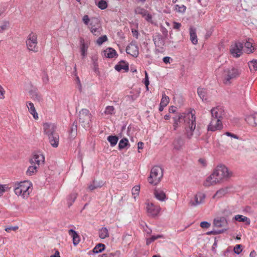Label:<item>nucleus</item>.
Wrapping results in <instances>:
<instances>
[{
  "label": "nucleus",
  "instance_id": "obj_1",
  "mask_svg": "<svg viewBox=\"0 0 257 257\" xmlns=\"http://www.w3.org/2000/svg\"><path fill=\"white\" fill-rule=\"evenodd\" d=\"M173 120L174 122L178 123L183 120L184 121L186 137L189 139H191L193 135L196 125L195 114L192 112H189L187 114L180 113L173 117Z\"/></svg>",
  "mask_w": 257,
  "mask_h": 257
},
{
  "label": "nucleus",
  "instance_id": "obj_2",
  "mask_svg": "<svg viewBox=\"0 0 257 257\" xmlns=\"http://www.w3.org/2000/svg\"><path fill=\"white\" fill-rule=\"evenodd\" d=\"M232 176L231 172H229L227 167L224 165L218 166L213 172L208 177L203 185L206 187L219 183L223 179H227Z\"/></svg>",
  "mask_w": 257,
  "mask_h": 257
},
{
  "label": "nucleus",
  "instance_id": "obj_3",
  "mask_svg": "<svg viewBox=\"0 0 257 257\" xmlns=\"http://www.w3.org/2000/svg\"><path fill=\"white\" fill-rule=\"evenodd\" d=\"M32 184L26 180L15 184L14 192L18 196H21L23 198H27L32 191Z\"/></svg>",
  "mask_w": 257,
  "mask_h": 257
},
{
  "label": "nucleus",
  "instance_id": "obj_4",
  "mask_svg": "<svg viewBox=\"0 0 257 257\" xmlns=\"http://www.w3.org/2000/svg\"><path fill=\"white\" fill-rule=\"evenodd\" d=\"M163 176L162 168L159 166H155L152 168L148 181L150 184L157 185L161 181Z\"/></svg>",
  "mask_w": 257,
  "mask_h": 257
},
{
  "label": "nucleus",
  "instance_id": "obj_5",
  "mask_svg": "<svg viewBox=\"0 0 257 257\" xmlns=\"http://www.w3.org/2000/svg\"><path fill=\"white\" fill-rule=\"evenodd\" d=\"M92 114L87 109H82L79 113V122L83 127L85 129L91 126V122Z\"/></svg>",
  "mask_w": 257,
  "mask_h": 257
},
{
  "label": "nucleus",
  "instance_id": "obj_6",
  "mask_svg": "<svg viewBox=\"0 0 257 257\" xmlns=\"http://www.w3.org/2000/svg\"><path fill=\"white\" fill-rule=\"evenodd\" d=\"M240 74L239 70L235 68H228L224 70L223 76L224 78L223 82L225 84H229L230 80L235 79Z\"/></svg>",
  "mask_w": 257,
  "mask_h": 257
},
{
  "label": "nucleus",
  "instance_id": "obj_7",
  "mask_svg": "<svg viewBox=\"0 0 257 257\" xmlns=\"http://www.w3.org/2000/svg\"><path fill=\"white\" fill-rule=\"evenodd\" d=\"M28 49L30 51L35 52L38 51V47L37 46V35L33 33H30L26 41Z\"/></svg>",
  "mask_w": 257,
  "mask_h": 257
},
{
  "label": "nucleus",
  "instance_id": "obj_8",
  "mask_svg": "<svg viewBox=\"0 0 257 257\" xmlns=\"http://www.w3.org/2000/svg\"><path fill=\"white\" fill-rule=\"evenodd\" d=\"M153 41L156 48V51L163 53L164 51L165 38L159 33L153 36Z\"/></svg>",
  "mask_w": 257,
  "mask_h": 257
},
{
  "label": "nucleus",
  "instance_id": "obj_9",
  "mask_svg": "<svg viewBox=\"0 0 257 257\" xmlns=\"http://www.w3.org/2000/svg\"><path fill=\"white\" fill-rule=\"evenodd\" d=\"M243 43L237 42L232 45L230 49V54L235 58L239 57L242 54Z\"/></svg>",
  "mask_w": 257,
  "mask_h": 257
},
{
  "label": "nucleus",
  "instance_id": "obj_10",
  "mask_svg": "<svg viewBox=\"0 0 257 257\" xmlns=\"http://www.w3.org/2000/svg\"><path fill=\"white\" fill-rule=\"evenodd\" d=\"M126 52L134 57L139 55V48L136 41H132L126 48Z\"/></svg>",
  "mask_w": 257,
  "mask_h": 257
},
{
  "label": "nucleus",
  "instance_id": "obj_11",
  "mask_svg": "<svg viewBox=\"0 0 257 257\" xmlns=\"http://www.w3.org/2000/svg\"><path fill=\"white\" fill-rule=\"evenodd\" d=\"M222 127L221 120L219 119H215L212 117L211 120L208 125V131L214 132L216 130H220Z\"/></svg>",
  "mask_w": 257,
  "mask_h": 257
},
{
  "label": "nucleus",
  "instance_id": "obj_12",
  "mask_svg": "<svg viewBox=\"0 0 257 257\" xmlns=\"http://www.w3.org/2000/svg\"><path fill=\"white\" fill-rule=\"evenodd\" d=\"M211 113L213 118L219 119L221 120L224 115V109L222 106H216L211 110Z\"/></svg>",
  "mask_w": 257,
  "mask_h": 257
},
{
  "label": "nucleus",
  "instance_id": "obj_13",
  "mask_svg": "<svg viewBox=\"0 0 257 257\" xmlns=\"http://www.w3.org/2000/svg\"><path fill=\"white\" fill-rule=\"evenodd\" d=\"M43 129L45 134H46L48 137L53 135V134L57 133L56 132V126L54 123H44L43 124Z\"/></svg>",
  "mask_w": 257,
  "mask_h": 257
},
{
  "label": "nucleus",
  "instance_id": "obj_14",
  "mask_svg": "<svg viewBox=\"0 0 257 257\" xmlns=\"http://www.w3.org/2000/svg\"><path fill=\"white\" fill-rule=\"evenodd\" d=\"M205 198L204 194L201 192L197 193L194 196V200H191L189 204L192 206H196L203 202Z\"/></svg>",
  "mask_w": 257,
  "mask_h": 257
},
{
  "label": "nucleus",
  "instance_id": "obj_15",
  "mask_svg": "<svg viewBox=\"0 0 257 257\" xmlns=\"http://www.w3.org/2000/svg\"><path fill=\"white\" fill-rule=\"evenodd\" d=\"M45 158L43 155L40 154H34L32 158L30 160V162L31 165H37V166L39 167L40 162L42 163L44 162Z\"/></svg>",
  "mask_w": 257,
  "mask_h": 257
},
{
  "label": "nucleus",
  "instance_id": "obj_16",
  "mask_svg": "<svg viewBox=\"0 0 257 257\" xmlns=\"http://www.w3.org/2000/svg\"><path fill=\"white\" fill-rule=\"evenodd\" d=\"M244 52L247 54L252 53L255 50L254 45L253 44V40L251 39H248L244 45Z\"/></svg>",
  "mask_w": 257,
  "mask_h": 257
},
{
  "label": "nucleus",
  "instance_id": "obj_17",
  "mask_svg": "<svg viewBox=\"0 0 257 257\" xmlns=\"http://www.w3.org/2000/svg\"><path fill=\"white\" fill-rule=\"evenodd\" d=\"M246 122L252 126L257 125V113L254 112L246 116L245 118Z\"/></svg>",
  "mask_w": 257,
  "mask_h": 257
},
{
  "label": "nucleus",
  "instance_id": "obj_18",
  "mask_svg": "<svg viewBox=\"0 0 257 257\" xmlns=\"http://www.w3.org/2000/svg\"><path fill=\"white\" fill-rule=\"evenodd\" d=\"M154 195L155 197L160 201H164L167 199L165 192L160 189H155L154 191Z\"/></svg>",
  "mask_w": 257,
  "mask_h": 257
},
{
  "label": "nucleus",
  "instance_id": "obj_19",
  "mask_svg": "<svg viewBox=\"0 0 257 257\" xmlns=\"http://www.w3.org/2000/svg\"><path fill=\"white\" fill-rule=\"evenodd\" d=\"M227 221L225 217H221L215 218L213 221V225L216 227H224L226 226Z\"/></svg>",
  "mask_w": 257,
  "mask_h": 257
},
{
  "label": "nucleus",
  "instance_id": "obj_20",
  "mask_svg": "<svg viewBox=\"0 0 257 257\" xmlns=\"http://www.w3.org/2000/svg\"><path fill=\"white\" fill-rule=\"evenodd\" d=\"M114 68L118 72H120L121 70L127 72L129 70L128 63L124 60H121L115 66Z\"/></svg>",
  "mask_w": 257,
  "mask_h": 257
},
{
  "label": "nucleus",
  "instance_id": "obj_21",
  "mask_svg": "<svg viewBox=\"0 0 257 257\" xmlns=\"http://www.w3.org/2000/svg\"><path fill=\"white\" fill-rule=\"evenodd\" d=\"M49 142L51 145L54 148L58 147L59 142V136L56 134L48 136Z\"/></svg>",
  "mask_w": 257,
  "mask_h": 257
},
{
  "label": "nucleus",
  "instance_id": "obj_22",
  "mask_svg": "<svg viewBox=\"0 0 257 257\" xmlns=\"http://www.w3.org/2000/svg\"><path fill=\"white\" fill-rule=\"evenodd\" d=\"M147 210L152 215L156 216L159 213L160 207L154 206L153 203H151L150 204H148Z\"/></svg>",
  "mask_w": 257,
  "mask_h": 257
},
{
  "label": "nucleus",
  "instance_id": "obj_23",
  "mask_svg": "<svg viewBox=\"0 0 257 257\" xmlns=\"http://www.w3.org/2000/svg\"><path fill=\"white\" fill-rule=\"evenodd\" d=\"M173 144L175 149L179 150L184 145V140L181 137H178L174 140Z\"/></svg>",
  "mask_w": 257,
  "mask_h": 257
},
{
  "label": "nucleus",
  "instance_id": "obj_24",
  "mask_svg": "<svg viewBox=\"0 0 257 257\" xmlns=\"http://www.w3.org/2000/svg\"><path fill=\"white\" fill-rule=\"evenodd\" d=\"M189 34H190V39L194 45H196L198 43V39L196 35V28L193 27H190L189 29Z\"/></svg>",
  "mask_w": 257,
  "mask_h": 257
},
{
  "label": "nucleus",
  "instance_id": "obj_25",
  "mask_svg": "<svg viewBox=\"0 0 257 257\" xmlns=\"http://www.w3.org/2000/svg\"><path fill=\"white\" fill-rule=\"evenodd\" d=\"M69 234L73 238V242L74 245H77L80 242V237L78 234L73 229L69 230Z\"/></svg>",
  "mask_w": 257,
  "mask_h": 257
},
{
  "label": "nucleus",
  "instance_id": "obj_26",
  "mask_svg": "<svg viewBox=\"0 0 257 257\" xmlns=\"http://www.w3.org/2000/svg\"><path fill=\"white\" fill-rule=\"evenodd\" d=\"M69 134L71 139H74L77 134V122L75 121L72 124L69 131Z\"/></svg>",
  "mask_w": 257,
  "mask_h": 257
},
{
  "label": "nucleus",
  "instance_id": "obj_27",
  "mask_svg": "<svg viewBox=\"0 0 257 257\" xmlns=\"http://www.w3.org/2000/svg\"><path fill=\"white\" fill-rule=\"evenodd\" d=\"M207 93L206 89L202 87H198L197 88V94L203 101H206L207 100Z\"/></svg>",
  "mask_w": 257,
  "mask_h": 257
},
{
  "label": "nucleus",
  "instance_id": "obj_28",
  "mask_svg": "<svg viewBox=\"0 0 257 257\" xmlns=\"http://www.w3.org/2000/svg\"><path fill=\"white\" fill-rule=\"evenodd\" d=\"M27 103V107L28 108L29 111L31 114L33 115L35 119H38V113L36 112L34 104L31 102H28Z\"/></svg>",
  "mask_w": 257,
  "mask_h": 257
},
{
  "label": "nucleus",
  "instance_id": "obj_29",
  "mask_svg": "<svg viewBox=\"0 0 257 257\" xmlns=\"http://www.w3.org/2000/svg\"><path fill=\"white\" fill-rule=\"evenodd\" d=\"M104 55L108 58H113L117 55L116 51L112 48H108L104 51Z\"/></svg>",
  "mask_w": 257,
  "mask_h": 257
},
{
  "label": "nucleus",
  "instance_id": "obj_30",
  "mask_svg": "<svg viewBox=\"0 0 257 257\" xmlns=\"http://www.w3.org/2000/svg\"><path fill=\"white\" fill-rule=\"evenodd\" d=\"M91 60L92 61L93 67L92 69L93 71L96 73L97 75L99 74L100 72L99 71L98 65L97 63V57L96 55L92 56L91 57Z\"/></svg>",
  "mask_w": 257,
  "mask_h": 257
},
{
  "label": "nucleus",
  "instance_id": "obj_31",
  "mask_svg": "<svg viewBox=\"0 0 257 257\" xmlns=\"http://www.w3.org/2000/svg\"><path fill=\"white\" fill-rule=\"evenodd\" d=\"M234 219L238 222H244L247 225H249L250 223V220L248 218L242 215H236L234 217Z\"/></svg>",
  "mask_w": 257,
  "mask_h": 257
},
{
  "label": "nucleus",
  "instance_id": "obj_32",
  "mask_svg": "<svg viewBox=\"0 0 257 257\" xmlns=\"http://www.w3.org/2000/svg\"><path fill=\"white\" fill-rule=\"evenodd\" d=\"M77 197V193L74 192L71 193L67 197V203L68 207H70L75 201Z\"/></svg>",
  "mask_w": 257,
  "mask_h": 257
},
{
  "label": "nucleus",
  "instance_id": "obj_33",
  "mask_svg": "<svg viewBox=\"0 0 257 257\" xmlns=\"http://www.w3.org/2000/svg\"><path fill=\"white\" fill-rule=\"evenodd\" d=\"M103 185V182L102 181H97L95 180H94L92 184H90L89 186V189L92 191L95 189L98 188H100Z\"/></svg>",
  "mask_w": 257,
  "mask_h": 257
},
{
  "label": "nucleus",
  "instance_id": "obj_34",
  "mask_svg": "<svg viewBox=\"0 0 257 257\" xmlns=\"http://www.w3.org/2000/svg\"><path fill=\"white\" fill-rule=\"evenodd\" d=\"M99 236L101 239H104L109 236L108 230L106 227H102L99 230Z\"/></svg>",
  "mask_w": 257,
  "mask_h": 257
},
{
  "label": "nucleus",
  "instance_id": "obj_35",
  "mask_svg": "<svg viewBox=\"0 0 257 257\" xmlns=\"http://www.w3.org/2000/svg\"><path fill=\"white\" fill-rule=\"evenodd\" d=\"M107 140L109 142L111 147H114L118 141V137L116 136L110 135L108 136Z\"/></svg>",
  "mask_w": 257,
  "mask_h": 257
},
{
  "label": "nucleus",
  "instance_id": "obj_36",
  "mask_svg": "<svg viewBox=\"0 0 257 257\" xmlns=\"http://www.w3.org/2000/svg\"><path fill=\"white\" fill-rule=\"evenodd\" d=\"M127 146H130L128 140L126 138H123L119 142L118 149L122 150Z\"/></svg>",
  "mask_w": 257,
  "mask_h": 257
},
{
  "label": "nucleus",
  "instance_id": "obj_37",
  "mask_svg": "<svg viewBox=\"0 0 257 257\" xmlns=\"http://www.w3.org/2000/svg\"><path fill=\"white\" fill-rule=\"evenodd\" d=\"M227 192V188H222L218 190L215 194L213 195V198H219L222 197L225 194H226Z\"/></svg>",
  "mask_w": 257,
  "mask_h": 257
},
{
  "label": "nucleus",
  "instance_id": "obj_38",
  "mask_svg": "<svg viewBox=\"0 0 257 257\" xmlns=\"http://www.w3.org/2000/svg\"><path fill=\"white\" fill-rule=\"evenodd\" d=\"M105 248V244L99 243L97 244L93 249V252L95 253H98L103 251Z\"/></svg>",
  "mask_w": 257,
  "mask_h": 257
},
{
  "label": "nucleus",
  "instance_id": "obj_39",
  "mask_svg": "<svg viewBox=\"0 0 257 257\" xmlns=\"http://www.w3.org/2000/svg\"><path fill=\"white\" fill-rule=\"evenodd\" d=\"M100 24L99 23L98 20L97 19H92L88 26L89 29L90 31L92 30V28H97L100 27Z\"/></svg>",
  "mask_w": 257,
  "mask_h": 257
},
{
  "label": "nucleus",
  "instance_id": "obj_40",
  "mask_svg": "<svg viewBox=\"0 0 257 257\" xmlns=\"http://www.w3.org/2000/svg\"><path fill=\"white\" fill-rule=\"evenodd\" d=\"M135 12L136 14L141 15L143 17H145L148 13V11L147 10L140 7H138L135 10Z\"/></svg>",
  "mask_w": 257,
  "mask_h": 257
},
{
  "label": "nucleus",
  "instance_id": "obj_41",
  "mask_svg": "<svg viewBox=\"0 0 257 257\" xmlns=\"http://www.w3.org/2000/svg\"><path fill=\"white\" fill-rule=\"evenodd\" d=\"M38 168V167L37 165H34L29 166L26 172L27 175L29 176L33 175L35 172H37Z\"/></svg>",
  "mask_w": 257,
  "mask_h": 257
},
{
  "label": "nucleus",
  "instance_id": "obj_42",
  "mask_svg": "<svg viewBox=\"0 0 257 257\" xmlns=\"http://www.w3.org/2000/svg\"><path fill=\"white\" fill-rule=\"evenodd\" d=\"M248 64L251 71L257 70V60L250 61L248 62Z\"/></svg>",
  "mask_w": 257,
  "mask_h": 257
},
{
  "label": "nucleus",
  "instance_id": "obj_43",
  "mask_svg": "<svg viewBox=\"0 0 257 257\" xmlns=\"http://www.w3.org/2000/svg\"><path fill=\"white\" fill-rule=\"evenodd\" d=\"M81 42L82 43L81 47V55L83 57H84L87 54L88 46L85 44L83 40L81 41Z\"/></svg>",
  "mask_w": 257,
  "mask_h": 257
},
{
  "label": "nucleus",
  "instance_id": "obj_44",
  "mask_svg": "<svg viewBox=\"0 0 257 257\" xmlns=\"http://www.w3.org/2000/svg\"><path fill=\"white\" fill-rule=\"evenodd\" d=\"M228 229V228H224L222 229H219L217 230H212L209 231L207 233L208 235H216L223 233L224 231H226Z\"/></svg>",
  "mask_w": 257,
  "mask_h": 257
},
{
  "label": "nucleus",
  "instance_id": "obj_45",
  "mask_svg": "<svg viewBox=\"0 0 257 257\" xmlns=\"http://www.w3.org/2000/svg\"><path fill=\"white\" fill-rule=\"evenodd\" d=\"M163 236L161 235H153L150 238H147L146 240V244L149 245L152 242L154 241L156 239L162 237Z\"/></svg>",
  "mask_w": 257,
  "mask_h": 257
},
{
  "label": "nucleus",
  "instance_id": "obj_46",
  "mask_svg": "<svg viewBox=\"0 0 257 257\" xmlns=\"http://www.w3.org/2000/svg\"><path fill=\"white\" fill-rule=\"evenodd\" d=\"M169 102V98L168 96H166L165 93H163L162 95V98L161 100L160 104H162V105L167 106V104Z\"/></svg>",
  "mask_w": 257,
  "mask_h": 257
},
{
  "label": "nucleus",
  "instance_id": "obj_47",
  "mask_svg": "<svg viewBox=\"0 0 257 257\" xmlns=\"http://www.w3.org/2000/svg\"><path fill=\"white\" fill-rule=\"evenodd\" d=\"M98 7L101 10H104L107 7V2L104 0H101L99 1L97 4Z\"/></svg>",
  "mask_w": 257,
  "mask_h": 257
},
{
  "label": "nucleus",
  "instance_id": "obj_48",
  "mask_svg": "<svg viewBox=\"0 0 257 257\" xmlns=\"http://www.w3.org/2000/svg\"><path fill=\"white\" fill-rule=\"evenodd\" d=\"M9 27V23L8 21L3 22L2 25H0V33H3L5 30H7Z\"/></svg>",
  "mask_w": 257,
  "mask_h": 257
},
{
  "label": "nucleus",
  "instance_id": "obj_49",
  "mask_svg": "<svg viewBox=\"0 0 257 257\" xmlns=\"http://www.w3.org/2000/svg\"><path fill=\"white\" fill-rule=\"evenodd\" d=\"M107 40V37L106 35H103L98 38V39L96 41V43L98 45H101L104 42H106Z\"/></svg>",
  "mask_w": 257,
  "mask_h": 257
},
{
  "label": "nucleus",
  "instance_id": "obj_50",
  "mask_svg": "<svg viewBox=\"0 0 257 257\" xmlns=\"http://www.w3.org/2000/svg\"><path fill=\"white\" fill-rule=\"evenodd\" d=\"M140 189V187L139 185L135 186L133 189H132V194L134 195V197L135 199L136 196H138L139 194Z\"/></svg>",
  "mask_w": 257,
  "mask_h": 257
},
{
  "label": "nucleus",
  "instance_id": "obj_51",
  "mask_svg": "<svg viewBox=\"0 0 257 257\" xmlns=\"http://www.w3.org/2000/svg\"><path fill=\"white\" fill-rule=\"evenodd\" d=\"M102 31V29L101 26L97 28H92V30L90 31L95 36H98L101 34V31Z\"/></svg>",
  "mask_w": 257,
  "mask_h": 257
},
{
  "label": "nucleus",
  "instance_id": "obj_52",
  "mask_svg": "<svg viewBox=\"0 0 257 257\" xmlns=\"http://www.w3.org/2000/svg\"><path fill=\"white\" fill-rule=\"evenodd\" d=\"M9 189L8 185H0V197L3 195V193Z\"/></svg>",
  "mask_w": 257,
  "mask_h": 257
},
{
  "label": "nucleus",
  "instance_id": "obj_53",
  "mask_svg": "<svg viewBox=\"0 0 257 257\" xmlns=\"http://www.w3.org/2000/svg\"><path fill=\"white\" fill-rule=\"evenodd\" d=\"M114 108L112 106H107L105 110V113L107 114H112L113 113Z\"/></svg>",
  "mask_w": 257,
  "mask_h": 257
},
{
  "label": "nucleus",
  "instance_id": "obj_54",
  "mask_svg": "<svg viewBox=\"0 0 257 257\" xmlns=\"http://www.w3.org/2000/svg\"><path fill=\"white\" fill-rule=\"evenodd\" d=\"M242 246L241 244H236L234 247V252L236 254H239L242 251Z\"/></svg>",
  "mask_w": 257,
  "mask_h": 257
},
{
  "label": "nucleus",
  "instance_id": "obj_55",
  "mask_svg": "<svg viewBox=\"0 0 257 257\" xmlns=\"http://www.w3.org/2000/svg\"><path fill=\"white\" fill-rule=\"evenodd\" d=\"M175 7L178 8V11L180 13H184L186 11V7L184 5L179 6L178 5H176Z\"/></svg>",
  "mask_w": 257,
  "mask_h": 257
},
{
  "label": "nucleus",
  "instance_id": "obj_56",
  "mask_svg": "<svg viewBox=\"0 0 257 257\" xmlns=\"http://www.w3.org/2000/svg\"><path fill=\"white\" fill-rule=\"evenodd\" d=\"M32 97L35 99L37 100L38 101H40L42 100V97L41 95L38 93L36 92H34L32 94Z\"/></svg>",
  "mask_w": 257,
  "mask_h": 257
},
{
  "label": "nucleus",
  "instance_id": "obj_57",
  "mask_svg": "<svg viewBox=\"0 0 257 257\" xmlns=\"http://www.w3.org/2000/svg\"><path fill=\"white\" fill-rule=\"evenodd\" d=\"M200 226L203 228H208L210 226V223L207 221H202L200 223Z\"/></svg>",
  "mask_w": 257,
  "mask_h": 257
},
{
  "label": "nucleus",
  "instance_id": "obj_58",
  "mask_svg": "<svg viewBox=\"0 0 257 257\" xmlns=\"http://www.w3.org/2000/svg\"><path fill=\"white\" fill-rule=\"evenodd\" d=\"M120 252L119 251L117 250L113 252L108 253L109 257H119Z\"/></svg>",
  "mask_w": 257,
  "mask_h": 257
},
{
  "label": "nucleus",
  "instance_id": "obj_59",
  "mask_svg": "<svg viewBox=\"0 0 257 257\" xmlns=\"http://www.w3.org/2000/svg\"><path fill=\"white\" fill-rule=\"evenodd\" d=\"M144 18L147 22L153 23L152 16L150 14L148 13V12Z\"/></svg>",
  "mask_w": 257,
  "mask_h": 257
},
{
  "label": "nucleus",
  "instance_id": "obj_60",
  "mask_svg": "<svg viewBox=\"0 0 257 257\" xmlns=\"http://www.w3.org/2000/svg\"><path fill=\"white\" fill-rule=\"evenodd\" d=\"M82 20H83V23L85 25H88L89 24V22L90 21V19L88 15H85L83 16Z\"/></svg>",
  "mask_w": 257,
  "mask_h": 257
},
{
  "label": "nucleus",
  "instance_id": "obj_61",
  "mask_svg": "<svg viewBox=\"0 0 257 257\" xmlns=\"http://www.w3.org/2000/svg\"><path fill=\"white\" fill-rule=\"evenodd\" d=\"M161 31L163 34V35L165 37H166L168 35V30L166 28H165L163 26H161Z\"/></svg>",
  "mask_w": 257,
  "mask_h": 257
},
{
  "label": "nucleus",
  "instance_id": "obj_62",
  "mask_svg": "<svg viewBox=\"0 0 257 257\" xmlns=\"http://www.w3.org/2000/svg\"><path fill=\"white\" fill-rule=\"evenodd\" d=\"M144 84L146 86H148L149 85V77L146 71H145V78L144 79Z\"/></svg>",
  "mask_w": 257,
  "mask_h": 257
},
{
  "label": "nucleus",
  "instance_id": "obj_63",
  "mask_svg": "<svg viewBox=\"0 0 257 257\" xmlns=\"http://www.w3.org/2000/svg\"><path fill=\"white\" fill-rule=\"evenodd\" d=\"M181 26V23H177L176 22H173V28L176 30H179Z\"/></svg>",
  "mask_w": 257,
  "mask_h": 257
},
{
  "label": "nucleus",
  "instance_id": "obj_64",
  "mask_svg": "<svg viewBox=\"0 0 257 257\" xmlns=\"http://www.w3.org/2000/svg\"><path fill=\"white\" fill-rule=\"evenodd\" d=\"M132 32L134 37H135L136 39H138L139 37V32L138 31L135 29L132 30Z\"/></svg>",
  "mask_w": 257,
  "mask_h": 257
}]
</instances>
